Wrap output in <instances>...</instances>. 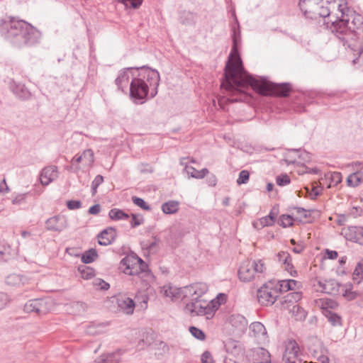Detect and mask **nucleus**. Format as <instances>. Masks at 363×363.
Returning <instances> with one entry per match:
<instances>
[{"label": "nucleus", "instance_id": "f257e3e1", "mask_svg": "<svg viewBox=\"0 0 363 363\" xmlns=\"http://www.w3.org/2000/svg\"><path fill=\"white\" fill-rule=\"evenodd\" d=\"M160 76L157 69L147 65L129 67L121 69L115 79L118 91H129L131 101L142 105L153 99L158 93Z\"/></svg>", "mask_w": 363, "mask_h": 363}, {"label": "nucleus", "instance_id": "f03ea898", "mask_svg": "<svg viewBox=\"0 0 363 363\" xmlns=\"http://www.w3.org/2000/svg\"><path fill=\"white\" fill-rule=\"evenodd\" d=\"M0 34L18 49L35 47L42 38L40 30L30 23L13 16L0 20Z\"/></svg>", "mask_w": 363, "mask_h": 363}, {"label": "nucleus", "instance_id": "7ed1b4c3", "mask_svg": "<svg viewBox=\"0 0 363 363\" xmlns=\"http://www.w3.org/2000/svg\"><path fill=\"white\" fill-rule=\"evenodd\" d=\"M240 85L230 94V98L227 99L228 103L247 100L250 98L247 93L250 87L262 96L286 98L292 91V84L289 82H272L268 81L265 77L257 79L250 73H247V76Z\"/></svg>", "mask_w": 363, "mask_h": 363}, {"label": "nucleus", "instance_id": "20e7f679", "mask_svg": "<svg viewBox=\"0 0 363 363\" xmlns=\"http://www.w3.org/2000/svg\"><path fill=\"white\" fill-rule=\"evenodd\" d=\"M238 28L233 27L232 35V48L229 55V59L225 63L224 73L222 77L220 86L224 89L229 94L239 87L241 82L244 80L247 73H248L244 66L240 55V48L241 45V35L240 24L236 14H233Z\"/></svg>", "mask_w": 363, "mask_h": 363}, {"label": "nucleus", "instance_id": "39448f33", "mask_svg": "<svg viewBox=\"0 0 363 363\" xmlns=\"http://www.w3.org/2000/svg\"><path fill=\"white\" fill-rule=\"evenodd\" d=\"M184 289L186 293L184 296H187L188 294L191 296V301L186 303L185 308L188 310L191 314L206 315L207 319H210L211 315H212V311L208 307L207 301L201 298L204 291L199 293L197 289H195L194 286H185Z\"/></svg>", "mask_w": 363, "mask_h": 363}, {"label": "nucleus", "instance_id": "423d86ee", "mask_svg": "<svg viewBox=\"0 0 363 363\" xmlns=\"http://www.w3.org/2000/svg\"><path fill=\"white\" fill-rule=\"evenodd\" d=\"M338 10L342 13V17L348 18V25L352 35L351 39L354 37L363 39V16L348 6L347 2L339 4Z\"/></svg>", "mask_w": 363, "mask_h": 363}, {"label": "nucleus", "instance_id": "0eeeda50", "mask_svg": "<svg viewBox=\"0 0 363 363\" xmlns=\"http://www.w3.org/2000/svg\"><path fill=\"white\" fill-rule=\"evenodd\" d=\"M265 269L266 267L262 259L245 260L239 267L238 277L241 281L250 282L255 277V275L259 277V274H262Z\"/></svg>", "mask_w": 363, "mask_h": 363}, {"label": "nucleus", "instance_id": "6e6552de", "mask_svg": "<svg viewBox=\"0 0 363 363\" xmlns=\"http://www.w3.org/2000/svg\"><path fill=\"white\" fill-rule=\"evenodd\" d=\"M279 292L272 281L264 284L257 292L259 303L262 306H272L279 297Z\"/></svg>", "mask_w": 363, "mask_h": 363}, {"label": "nucleus", "instance_id": "1a4fd4ad", "mask_svg": "<svg viewBox=\"0 0 363 363\" xmlns=\"http://www.w3.org/2000/svg\"><path fill=\"white\" fill-rule=\"evenodd\" d=\"M330 31L345 45L348 42V38L352 37L350 28L348 25V18H343L342 16L337 17L328 26Z\"/></svg>", "mask_w": 363, "mask_h": 363}, {"label": "nucleus", "instance_id": "9d476101", "mask_svg": "<svg viewBox=\"0 0 363 363\" xmlns=\"http://www.w3.org/2000/svg\"><path fill=\"white\" fill-rule=\"evenodd\" d=\"M50 306L51 301L48 298H34L26 303L23 311L28 313H35L38 316H42L49 312Z\"/></svg>", "mask_w": 363, "mask_h": 363}, {"label": "nucleus", "instance_id": "9b49d317", "mask_svg": "<svg viewBox=\"0 0 363 363\" xmlns=\"http://www.w3.org/2000/svg\"><path fill=\"white\" fill-rule=\"evenodd\" d=\"M299 351V346L294 340L288 341L282 356L283 362L284 363H301V359H298Z\"/></svg>", "mask_w": 363, "mask_h": 363}, {"label": "nucleus", "instance_id": "f8f14e48", "mask_svg": "<svg viewBox=\"0 0 363 363\" xmlns=\"http://www.w3.org/2000/svg\"><path fill=\"white\" fill-rule=\"evenodd\" d=\"M45 225L48 230L61 232L67 227L68 223L64 216L57 215L48 218Z\"/></svg>", "mask_w": 363, "mask_h": 363}, {"label": "nucleus", "instance_id": "ddd939ff", "mask_svg": "<svg viewBox=\"0 0 363 363\" xmlns=\"http://www.w3.org/2000/svg\"><path fill=\"white\" fill-rule=\"evenodd\" d=\"M116 237L117 233L116 228L113 227H108L98 234V242L101 246H107L113 242Z\"/></svg>", "mask_w": 363, "mask_h": 363}, {"label": "nucleus", "instance_id": "4468645a", "mask_svg": "<svg viewBox=\"0 0 363 363\" xmlns=\"http://www.w3.org/2000/svg\"><path fill=\"white\" fill-rule=\"evenodd\" d=\"M57 177V167L55 165L44 167L40 174V180L43 186H47Z\"/></svg>", "mask_w": 363, "mask_h": 363}, {"label": "nucleus", "instance_id": "2eb2a0df", "mask_svg": "<svg viewBox=\"0 0 363 363\" xmlns=\"http://www.w3.org/2000/svg\"><path fill=\"white\" fill-rule=\"evenodd\" d=\"M138 260L139 262L135 270L129 272L123 271V272L130 276H139L143 279L153 277L148 264L142 258H140Z\"/></svg>", "mask_w": 363, "mask_h": 363}, {"label": "nucleus", "instance_id": "dca6fc26", "mask_svg": "<svg viewBox=\"0 0 363 363\" xmlns=\"http://www.w3.org/2000/svg\"><path fill=\"white\" fill-rule=\"evenodd\" d=\"M347 240L363 245V228L357 226L348 227L345 230Z\"/></svg>", "mask_w": 363, "mask_h": 363}, {"label": "nucleus", "instance_id": "f3484780", "mask_svg": "<svg viewBox=\"0 0 363 363\" xmlns=\"http://www.w3.org/2000/svg\"><path fill=\"white\" fill-rule=\"evenodd\" d=\"M10 89L15 96L21 100H28L31 97V93L23 84L13 82L11 83Z\"/></svg>", "mask_w": 363, "mask_h": 363}, {"label": "nucleus", "instance_id": "a211bd4d", "mask_svg": "<svg viewBox=\"0 0 363 363\" xmlns=\"http://www.w3.org/2000/svg\"><path fill=\"white\" fill-rule=\"evenodd\" d=\"M140 257L138 256L135 252H130L128 255H127L125 257H123L120 264L125 266V269L124 271L129 272L135 270L138 267V264L139 262Z\"/></svg>", "mask_w": 363, "mask_h": 363}, {"label": "nucleus", "instance_id": "6ab92c4d", "mask_svg": "<svg viewBox=\"0 0 363 363\" xmlns=\"http://www.w3.org/2000/svg\"><path fill=\"white\" fill-rule=\"evenodd\" d=\"M298 284V281L294 279H285L278 281L276 284H274L276 289L279 294L282 292H286L288 291L294 290L296 285Z\"/></svg>", "mask_w": 363, "mask_h": 363}, {"label": "nucleus", "instance_id": "aec40b11", "mask_svg": "<svg viewBox=\"0 0 363 363\" xmlns=\"http://www.w3.org/2000/svg\"><path fill=\"white\" fill-rule=\"evenodd\" d=\"M279 206L274 205L268 216L263 217L260 219V223L262 226H272L275 222L276 218L279 214Z\"/></svg>", "mask_w": 363, "mask_h": 363}, {"label": "nucleus", "instance_id": "412c9836", "mask_svg": "<svg viewBox=\"0 0 363 363\" xmlns=\"http://www.w3.org/2000/svg\"><path fill=\"white\" fill-rule=\"evenodd\" d=\"M118 306L128 315L133 313L135 303L131 298H125L118 301Z\"/></svg>", "mask_w": 363, "mask_h": 363}, {"label": "nucleus", "instance_id": "4be33fe9", "mask_svg": "<svg viewBox=\"0 0 363 363\" xmlns=\"http://www.w3.org/2000/svg\"><path fill=\"white\" fill-rule=\"evenodd\" d=\"M341 284L334 279L325 281L323 292L328 294H336L339 291Z\"/></svg>", "mask_w": 363, "mask_h": 363}, {"label": "nucleus", "instance_id": "5701e85b", "mask_svg": "<svg viewBox=\"0 0 363 363\" xmlns=\"http://www.w3.org/2000/svg\"><path fill=\"white\" fill-rule=\"evenodd\" d=\"M363 181V172L360 170L350 174L347 178V186L351 187L358 186Z\"/></svg>", "mask_w": 363, "mask_h": 363}, {"label": "nucleus", "instance_id": "b1692460", "mask_svg": "<svg viewBox=\"0 0 363 363\" xmlns=\"http://www.w3.org/2000/svg\"><path fill=\"white\" fill-rule=\"evenodd\" d=\"M161 208L164 213L174 214L179 209V202L174 200H170L164 203Z\"/></svg>", "mask_w": 363, "mask_h": 363}, {"label": "nucleus", "instance_id": "393cba45", "mask_svg": "<svg viewBox=\"0 0 363 363\" xmlns=\"http://www.w3.org/2000/svg\"><path fill=\"white\" fill-rule=\"evenodd\" d=\"M184 170L192 178L195 179H203L208 174V169L203 168L201 170H197L196 168L191 166H185Z\"/></svg>", "mask_w": 363, "mask_h": 363}, {"label": "nucleus", "instance_id": "a878e982", "mask_svg": "<svg viewBox=\"0 0 363 363\" xmlns=\"http://www.w3.org/2000/svg\"><path fill=\"white\" fill-rule=\"evenodd\" d=\"M99 257L96 249L90 248L82 254L81 261L84 264H91L94 262Z\"/></svg>", "mask_w": 363, "mask_h": 363}, {"label": "nucleus", "instance_id": "bb28decb", "mask_svg": "<svg viewBox=\"0 0 363 363\" xmlns=\"http://www.w3.org/2000/svg\"><path fill=\"white\" fill-rule=\"evenodd\" d=\"M99 359V363H118L120 361V354L119 352L104 354Z\"/></svg>", "mask_w": 363, "mask_h": 363}, {"label": "nucleus", "instance_id": "cd10ccee", "mask_svg": "<svg viewBox=\"0 0 363 363\" xmlns=\"http://www.w3.org/2000/svg\"><path fill=\"white\" fill-rule=\"evenodd\" d=\"M109 218L113 220H128L130 216L121 209L112 208L108 213Z\"/></svg>", "mask_w": 363, "mask_h": 363}, {"label": "nucleus", "instance_id": "c85d7f7f", "mask_svg": "<svg viewBox=\"0 0 363 363\" xmlns=\"http://www.w3.org/2000/svg\"><path fill=\"white\" fill-rule=\"evenodd\" d=\"M306 100V96L303 93H300L298 96H295L294 104L293 108L296 112L301 113L306 111V106L303 101Z\"/></svg>", "mask_w": 363, "mask_h": 363}, {"label": "nucleus", "instance_id": "c756f323", "mask_svg": "<svg viewBox=\"0 0 363 363\" xmlns=\"http://www.w3.org/2000/svg\"><path fill=\"white\" fill-rule=\"evenodd\" d=\"M78 271L84 279H90L95 276V270L91 267L80 265L78 267Z\"/></svg>", "mask_w": 363, "mask_h": 363}, {"label": "nucleus", "instance_id": "7c9ffc66", "mask_svg": "<svg viewBox=\"0 0 363 363\" xmlns=\"http://www.w3.org/2000/svg\"><path fill=\"white\" fill-rule=\"evenodd\" d=\"M345 290L342 293V296L347 301H352L357 297V292L352 291V284L348 283L343 286Z\"/></svg>", "mask_w": 363, "mask_h": 363}, {"label": "nucleus", "instance_id": "2f4dec72", "mask_svg": "<svg viewBox=\"0 0 363 363\" xmlns=\"http://www.w3.org/2000/svg\"><path fill=\"white\" fill-rule=\"evenodd\" d=\"M153 241L149 242H143L141 243L143 250H147L148 252H156L157 250V244L160 241V238L157 236L152 237Z\"/></svg>", "mask_w": 363, "mask_h": 363}, {"label": "nucleus", "instance_id": "473e14b6", "mask_svg": "<svg viewBox=\"0 0 363 363\" xmlns=\"http://www.w3.org/2000/svg\"><path fill=\"white\" fill-rule=\"evenodd\" d=\"M296 220L293 216L289 214H282L279 220L278 224L282 228L291 227L294 225V220Z\"/></svg>", "mask_w": 363, "mask_h": 363}, {"label": "nucleus", "instance_id": "72a5a7b5", "mask_svg": "<svg viewBox=\"0 0 363 363\" xmlns=\"http://www.w3.org/2000/svg\"><path fill=\"white\" fill-rule=\"evenodd\" d=\"M325 316L328 318V321L333 325L337 326L342 325V318L341 317L330 311H327L325 313Z\"/></svg>", "mask_w": 363, "mask_h": 363}, {"label": "nucleus", "instance_id": "f704fd0d", "mask_svg": "<svg viewBox=\"0 0 363 363\" xmlns=\"http://www.w3.org/2000/svg\"><path fill=\"white\" fill-rule=\"evenodd\" d=\"M117 2L123 4L125 9H138L142 5L143 0H117Z\"/></svg>", "mask_w": 363, "mask_h": 363}, {"label": "nucleus", "instance_id": "c9c22d12", "mask_svg": "<svg viewBox=\"0 0 363 363\" xmlns=\"http://www.w3.org/2000/svg\"><path fill=\"white\" fill-rule=\"evenodd\" d=\"M189 331L191 334V335L199 340L203 341L206 340V335L205 333L196 326H190L189 328Z\"/></svg>", "mask_w": 363, "mask_h": 363}, {"label": "nucleus", "instance_id": "e433bc0d", "mask_svg": "<svg viewBox=\"0 0 363 363\" xmlns=\"http://www.w3.org/2000/svg\"><path fill=\"white\" fill-rule=\"evenodd\" d=\"M225 297V295L224 294H219L217 296V298H219L220 297ZM208 307H209V309L212 311V315H211V318H212L216 313V311L219 308L221 303L219 299H213L210 302H207Z\"/></svg>", "mask_w": 363, "mask_h": 363}, {"label": "nucleus", "instance_id": "4c0bfd02", "mask_svg": "<svg viewBox=\"0 0 363 363\" xmlns=\"http://www.w3.org/2000/svg\"><path fill=\"white\" fill-rule=\"evenodd\" d=\"M257 354L260 358L257 362L272 363L271 354L266 349L262 347L259 348Z\"/></svg>", "mask_w": 363, "mask_h": 363}, {"label": "nucleus", "instance_id": "58836bf2", "mask_svg": "<svg viewBox=\"0 0 363 363\" xmlns=\"http://www.w3.org/2000/svg\"><path fill=\"white\" fill-rule=\"evenodd\" d=\"M132 201L133 203L136 205L137 206H139L143 210L145 211H150L152 209L151 206L147 204L145 201L140 197H138L136 196H132Z\"/></svg>", "mask_w": 363, "mask_h": 363}, {"label": "nucleus", "instance_id": "ea45409f", "mask_svg": "<svg viewBox=\"0 0 363 363\" xmlns=\"http://www.w3.org/2000/svg\"><path fill=\"white\" fill-rule=\"evenodd\" d=\"M155 338V333L152 329H150L149 331H147L143 334V338L142 341L147 346H150L154 342Z\"/></svg>", "mask_w": 363, "mask_h": 363}, {"label": "nucleus", "instance_id": "a19ab883", "mask_svg": "<svg viewBox=\"0 0 363 363\" xmlns=\"http://www.w3.org/2000/svg\"><path fill=\"white\" fill-rule=\"evenodd\" d=\"M130 216L131 219L130 221V224L132 228H135L144 223V218L142 216L135 213H132Z\"/></svg>", "mask_w": 363, "mask_h": 363}, {"label": "nucleus", "instance_id": "79ce46f5", "mask_svg": "<svg viewBox=\"0 0 363 363\" xmlns=\"http://www.w3.org/2000/svg\"><path fill=\"white\" fill-rule=\"evenodd\" d=\"M93 285L97 289L102 291H106L110 288V284L104 279L96 278L93 281Z\"/></svg>", "mask_w": 363, "mask_h": 363}, {"label": "nucleus", "instance_id": "37998d69", "mask_svg": "<svg viewBox=\"0 0 363 363\" xmlns=\"http://www.w3.org/2000/svg\"><path fill=\"white\" fill-rule=\"evenodd\" d=\"M276 182L278 186H284L290 184L291 179L286 174H281L277 177Z\"/></svg>", "mask_w": 363, "mask_h": 363}, {"label": "nucleus", "instance_id": "c03bdc74", "mask_svg": "<svg viewBox=\"0 0 363 363\" xmlns=\"http://www.w3.org/2000/svg\"><path fill=\"white\" fill-rule=\"evenodd\" d=\"M250 179V173L247 170H242L239 173L237 183L239 185L247 184Z\"/></svg>", "mask_w": 363, "mask_h": 363}, {"label": "nucleus", "instance_id": "a18cd8bd", "mask_svg": "<svg viewBox=\"0 0 363 363\" xmlns=\"http://www.w3.org/2000/svg\"><path fill=\"white\" fill-rule=\"evenodd\" d=\"M29 193H24L18 194L13 200L12 203L14 205H23L26 203V199Z\"/></svg>", "mask_w": 363, "mask_h": 363}, {"label": "nucleus", "instance_id": "49530a36", "mask_svg": "<svg viewBox=\"0 0 363 363\" xmlns=\"http://www.w3.org/2000/svg\"><path fill=\"white\" fill-rule=\"evenodd\" d=\"M20 276L16 274L9 275L6 279V282L9 285L16 286L21 283Z\"/></svg>", "mask_w": 363, "mask_h": 363}, {"label": "nucleus", "instance_id": "de8ad7c7", "mask_svg": "<svg viewBox=\"0 0 363 363\" xmlns=\"http://www.w3.org/2000/svg\"><path fill=\"white\" fill-rule=\"evenodd\" d=\"M250 328L255 335H259L265 332V328L264 325L259 322H255L250 325Z\"/></svg>", "mask_w": 363, "mask_h": 363}, {"label": "nucleus", "instance_id": "09e8293b", "mask_svg": "<svg viewBox=\"0 0 363 363\" xmlns=\"http://www.w3.org/2000/svg\"><path fill=\"white\" fill-rule=\"evenodd\" d=\"M353 275L363 279V258L357 262L354 270Z\"/></svg>", "mask_w": 363, "mask_h": 363}, {"label": "nucleus", "instance_id": "8fccbe9b", "mask_svg": "<svg viewBox=\"0 0 363 363\" xmlns=\"http://www.w3.org/2000/svg\"><path fill=\"white\" fill-rule=\"evenodd\" d=\"M66 206L69 210H76L82 207V202L79 200H68Z\"/></svg>", "mask_w": 363, "mask_h": 363}, {"label": "nucleus", "instance_id": "3c124183", "mask_svg": "<svg viewBox=\"0 0 363 363\" xmlns=\"http://www.w3.org/2000/svg\"><path fill=\"white\" fill-rule=\"evenodd\" d=\"M201 363H214L211 353L206 350L203 352L201 357Z\"/></svg>", "mask_w": 363, "mask_h": 363}, {"label": "nucleus", "instance_id": "603ef678", "mask_svg": "<svg viewBox=\"0 0 363 363\" xmlns=\"http://www.w3.org/2000/svg\"><path fill=\"white\" fill-rule=\"evenodd\" d=\"M82 160L83 158L82 155H75L72 160V164L68 167L67 169L73 170L74 172L78 171L80 169V167L79 166H76L75 167H74V163H79L82 162Z\"/></svg>", "mask_w": 363, "mask_h": 363}, {"label": "nucleus", "instance_id": "864d4df0", "mask_svg": "<svg viewBox=\"0 0 363 363\" xmlns=\"http://www.w3.org/2000/svg\"><path fill=\"white\" fill-rule=\"evenodd\" d=\"M72 306L77 309V313H83L86 309V304L82 301H77L72 303Z\"/></svg>", "mask_w": 363, "mask_h": 363}, {"label": "nucleus", "instance_id": "5fc2aeb1", "mask_svg": "<svg viewBox=\"0 0 363 363\" xmlns=\"http://www.w3.org/2000/svg\"><path fill=\"white\" fill-rule=\"evenodd\" d=\"M9 301V299L8 295L5 293L0 292V310L4 308Z\"/></svg>", "mask_w": 363, "mask_h": 363}, {"label": "nucleus", "instance_id": "6e6d98bb", "mask_svg": "<svg viewBox=\"0 0 363 363\" xmlns=\"http://www.w3.org/2000/svg\"><path fill=\"white\" fill-rule=\"evenodd\" d=\"M284 269L286 271H289V269H294V266L292 263V257L291 255H286V259H284Z\"/></svg>", "mask_w": 363, "mask_h": 363}, {"label": "nucleus", "instance_id": "4d7b16f0", "mask_svg": "<svg viewBox=\"0 0 363 363\" xmlns=\"http://www.w3.org/2000/svg\"><path fill=\"white\" fill-rule=\"evenodd\" d=\"M331 182L337 185L342 182V174L340 172H335L331 174Z\"/></svg>", "mask_w": 363, "mask_h": 363}, {"label": "nucleus", "instance_id": "13d9d810", "mask_svg": "<svg viewBox=\"0 0 363 363\" xmlns=\"http://www.w3.org/2000/svg\"><path fill=\"white\" fill-rule=\"evenodd\" d=\"M82 156L83 159H86L89 162H94V152L91 149L84 150Z\"/></svg>", "mask_w": 363, "mask_h": 363}, {"label": "nucleus", "instance_id": "bf43d9fd", "mask_svg": "<svg viewBox=\"0 0 363 363\" xmlns=\"http://www.w3.org/2000/svg\"><path fill=\"white\" fill-rule=\"evenodd\" d=\"M325 256L329 259H335L338 257V252L335 250L326 249L325 250Z\"/></svg>", "mask_w": 363, "mask_h": 363}, {"label": "nucleus", "instance_id": "052dcab7", "mask_svg": "<svg viewBox=\"0 0 363 363\" xmlns=\"http://www.w3.org/2000/svg\"><path fill=\"white\" fill-rule=\"evenodd\" d=\"M100 211H101V205L99 203H96V204L91 206L88 210V213L91 215H96Z\"/></svg>", "mask_w": 363, "mask_h": 363}, {"label": "nucleus", "instance_id": "680f3d73", "mask_svg": "<svg viewBox=\"0 0 363 363\" xmlns=\"http://www.w3.org/2000/svg\"><path fill=\"white\" fill-rule=\"evenodd\" d=\"M363 212V210L359 206H353L352 208L350 211V215H352L353 217L356 218L357 216H359L362 215Z\"/></svg>", "mask_w": 363, "mask_h": 363}, {"label": "nucleus", "instance_id": "e2e57ef3", "mask_svg": "<svg viewBox=\"0 0 363 363\" xmlns=\"http://www.w3.org/2000/svg\"><path fill=\"white\" fill-rule=\"evenodd\" d=\"M318 14L323 18L328 17L330 14V9L328 7L321 6L320 8V11Z\"/></svg>", "mask_w": 363, "mask_h": 363}, {"label": "nucleus", "instance_id": "0e129e2a", "mask_svg": "<svg viewBox=\"0 0 363 363\" xmlns=\"http://www.w3.org/2000/svg\"><path fill=\"white\" fill-rule=\"evenodd\" d=\"M286 255H290L288 252L281 251L277 254V258L278 262L283 264L284 263V259H286Z\"/></svg>", "mask_w": 363, "mask_h": 363}, {"label": "nucleus", "instance_id": "69168bd1", "mask_svg": "<svg viewBox=\"0 0 363 363\" xmlns=\"http://www.w3.org/2000/svg\"><path fill=\"white\" fill-rule=\"evenodd\" d=\"M104 182V177L98 174L95 177L94 179L93 180L91 185L99 187V185H101Z\"/></svg>", "mask_w": 363, "mask_h": 363}, {"label": "nucleus", "instance_id": "338daca9", "mask_svg": "<svg viewBox=\"0 0 363 363\" xmlns=\"http://www.w3.org/2000/svg\"><path fill=\"white\" fill-rule=\"evenodd\" d=\"M304 245H303V242H298L297 244V247H295L292 249V251L294 252V253H296V254H301L303 252V251L304 250Z\"/></svg>", "mask_w": 363, "mask_h": 363}, {"label": "nucleus", "instance_id": "774afa93", "mask_svg": "<svg viewBox=\"0 0 363 363\" xmlns=\"http://www.w3.org/2000/svg\"><path fill=\"white\" fill-rule=\"evenodd\" d=\"M208 184L210 186H215L217 184V178L214 174H211L207 178Z\"/></svg>", "mask_w": 363, "mask_h": 363}]
</instances>
